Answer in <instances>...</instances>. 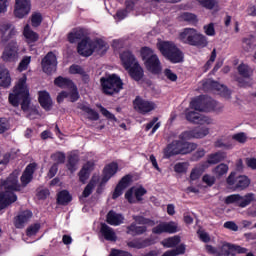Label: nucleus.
<instances>
[{"label": "nucleus", "mask_w": 256, "mask_h": 256, "mask_svg": "<svg viewBox=\"0 0 256 256\" xmlns=\"http://www.w3.org/2000/svg\"><path fill=\"white\" fill-rule=\"evenodd\" d=\"M221 109H223V105L218 104L217 101L205 96H200L198 98H194L190 102V107L186 110L185 115L187 121H190V123H197L198 125H211L213 120L207 116L201 115L199 112L221 111Z\"/></svg>", "instance_id": "nucleus-1"}, {"label": "nucleus", "mask_w": 256, "mask_h": 256, "mask_svg": "<svg viewBox=\"0 0 256 256\" xmlns=\"http://www.w3.org/2000/svg\"><path fill=\"white\" fill-rule=\"evenodd\" d=\"M4 193L0 194V211L5 209L11 203L17 201V195L13 191H21V184H19V170H15L2 185Z\"/></svg>", "instance_id": "nucleus-2"}, {"label": "nucleus", "mask_w": 256, "mask_h": 256, "mask_svg": "<svg viewBox=\"0 0 256 256\" xmlns=\"http://www.w3.org/2000/svg\"><path fill=\"white\" fill-rule=\"evenodd\" d=\"M20 101H22L21 107L23 111H29L31 99L29 98V86H27V75L25 74L18 79L13 92L9 95V103L13 107H19Z\"/></svg>", "instance_id": "nucleus-3"}, {"label": "nucleus", "mask_w": 256, "mask_h": 256, "mask_svg": "<svg viewBox=\"0 0 256 256\" xmlns=\"http://www.w3.org/2000/svg\"><path fill=\"white\" fill-rule=\"evenodd\" d=\"M109 49V45L101 38H85L78 44V53L82 57H91L94 53H105Z\"/></svg>", "instance_id": "nucleus-4"}, {"label": "nucleus", "mask_w": 256, "mask_h": 256, "mask_svg": "<svg viewBox=\"0 0 256 256\" xmlns=\"http://www.w3.org/2000/svg\"><path fill=\"white\" fill-rule=\"evenodd\" d=\"M120 61L122 67L128 71L134 81H141L143 79V67H141L139 61H137V58H135V55L131 51L122 52L120 54Z\"/></svg>", "instance_id": "nucleus-5"}, {"label": "nucleus", "mask_w": 256, "mask_h": 256, "mask_svg": "<svg viewBox=\"0 0 256 256\" xmlns=\"http://www.w3.org/2000/svg\"><path fill=\"white\" fill-rule=\"evenodd\" d=\"M178 39L181 43L186 45H192L193 47H207L209 45V40L207 36L201 34L194 28H184L178 34Z\"/></svg>", "instance_id": "nucleus-6"}, {"label": "nucleus", "mask_w": 256, "mask_h": 256, "mask_svg": "<svg viewBox=\"0 0 256 256\" xmlns=\"http://www.w3.org/2000/svg\"><path fill=\"white\" fill-rule=\"evenodd\" d=\"M54 84L56 87H60L61 89H68L67 91H62L57 96L58 103H63L64 99H69L72 103H75L79 99V92L77 91V86L73 83V81L63 78L59 76L54 80Z\"/></svg>", "instance_id": "nucleus-7"}, {"label": "nucleus", "mask_w": 256, "mask_h": 256, "mask_svg": "<svg viewBox=\"0 0 256 256\" xmlns=\"http://www.w3.org/2000/svg\"><path fill=\"white\" fill-rule=\"evenodd\" d=\"M142 61H144V65L153 75H159L161 71H163V66L161 65V60H159V56L155 54V51L149 47H143L140 51Z\"/></svg>", "instance_id": "nucleus-8"}, {"label": "nucleus", "mask_w": 256, "mask_h": 256, "mask_svg": "<svg viewBox=\"0 0 256 256\" xmlns=\"http://www.w3.org/2000/svg\"><path fill=\"white\" fill-rule=\"evenodd\" d=\"M157 49L171 63H181L183 61V52L173 42L158 41Z\"/></svg>", "instance_id": "nucleus-9"}, {"label": "nucleus", "mask_w": 256, "mask_h": 256, "mask_svg": "<svg viewBox=\"0 0 256 256\" xmlns=\"http://www.w3.org/2000/svg\"><path fill=\"white\" fill-rule=\"evenodd\" d=\"M103 93L106 95H115L123 89V81L117 74L106 75L100 79Z\"/></svg>", "instance_id": "nucleus-10"}, {"label": "nucleus", "mask_w": 256, "mask_h": 256, "mask_svg": "<svg viewBox=\"0 0 256 256\" xmlns=\"http://www.w3.org/2000/svg\"><path fill=\"white\" fill-rule=\"evenodd\" d=\"M256 202V195L253 193H248L244 196L239 194H232L225 198V203L227 205L234 204L236 207H241V209H245V207H249L251 203Z\"/></svg>", "instance_id": "nucleus-11"}, {"label": "nucleus", "mask_w": 256, "mask_h": 256, "mask_svg": "<svg viewBox=\"0 0 256 256\" xmlns=\"http://www.w3.org/2000/svg\"><path fill=\"white\" fill-rule=\"evenodd\" d=\"M134 220L137 224L134 223L128 227V235H143L147 231V227H153L155 225V221L141 216L134 217Z\"/></svg>", "instance_id": "nucleus-12"}, {"label": "nucleus", "mask_w": 256, "mask_h": 256, "mask_svg": "<svg viewBox=\"0 0 256 256\" xmlns=\"http://www.w3.org/2000/svg\"><path fill=\"white\" fill-rule=\"evenodd\" d=\"M31 13V0H15L14 16L17 19H25Z\"/></svg>", "instance_id": "nucleus-13"}, {"label": "nucleus", "mask_w": 256, "mask_h": 256, "mask_svg": "<svg viewBox=\"0 0 256 256\" xmlns=\"http://www.w3.org/2000/svg\"><path fill=\"white\" fill-rule=\"evenodd\" d=\"M227 183L231 187H235V189L243 191V189H247V187L251 185V180H249L247 176H236L235 172H232L227 178Z\"/></svg>", "instance_id": "nucleus-14"}, {"label": "nucleus", "mask_w": 256, "mask_h": 256, "mask_svg": "<svg viewBox=\"0 0 256 256\" xmlns=\"http://www.w3.org/2000/svg\"><path fill=\"white\" fill-rule=\"evenodd\" d=\"M179 231H181V229L179 228V225L173 221L160 222L157 226H155L152 229V233H154V235H161L163 233L173 234Z\"/></svg>", "instance_id": "nucleus-15"}, {"label": "nucleus", "mask_w": 256, "mask_h": 256, "mask_svg": "<svg viewBox=\"0 0 256 256\" xmlns=\"http://www.w3.org/2000/svg\"><path fill=\"white\" fill-rule=\"evenodd\" d=\"M147 193V190L142 186H134L127 190L125 193V199L130 203H137L138 201H143V195Z\"/></svg>", "instance_id": "nucleus-16"}, {"label": "nucleus", "mask_w": 256, "mask_h": 256, "mask_svg": "<svg viewBox=\"0 0 256 256\" xmlns=\"http://www.w3.org/2000/svg\"><path fill=\"white\" fill-rule=\"evenodd\" d=\"M41 65L44 73H47L48 75L55 73L57 71V56H55L53 52H49L42 59Z\"/></svg>", "instance_id": "nucleus-17"}, {"label": "nucleus", "mask_w": 256, "mask_h": 256, "mask_svg": "<svg viewBox=\"0 0 256 256\" xmlns=\"http://www.w3.org/2000/svg\"><path fill=\"white\" fill-rule=\"evenodd\" d=\"M3 61H17L19 59V46L17 42H10L4 49L2 54Z\"/></svg>", "instance_id": "nucleus-18"}, {"label": "nucleus", "mask_w": 256, "mask_h": 256, "mask_svg": "<svg viewBox=\"0 0 256 256\" xmlns=\"http://www.w3.org/2000/svg\"><path fill=\"white\" fill-rule=\"evenodd\" d=\"M155 107H157L155 103L145 100L141 97H137L134 100V109L139 111V113H150V111H153Z\"/></svg>", "instance_id": "nucleus-19"}, {"label": "nucleus", "mask_w": 256, "mask_h": 256, "mask_svg": "<svg viewBox=\"0 0 256 256\" xmlns=\"http://www.w3.org/2000/svg\"><path fill=\"white\" fill-rule=\"evenodd\" d=\"M119 171V165L115 162H112L105 166L103 170V177L100 180V185H105L111 179V177H114V175Z\"/></svg>", "instance_id": "nucleus-20"}, {"label": "nucleus", "mask_w": 256, "mask_h": 256, "mask_svg": "<svg viewBox=\"0 0 256 256\" xmlns=\"http://www.w3.org/2000/svg\"><path fill=\"white\" fill-rule=\"evenodd\" d=\"M132 179H133V177L131 175L124 176L120 180L118 185L116 186V188L113 192L112 198L117 199V198L121 197V195H123V191H125V189H127V187H129V185H131Z\"/></svg>", "instance_id": "nucleus-21"}, {"label": "nucleus", "mask_w": 256, "mask_h": 256, "mask_svg": "<svg viewBox=\"0 0 256 256\" xmlns=\"http://www.w3.org/2000/svg\"><path fill=\"white\" fill-rule=\"evenodd\" d=\"M208 133L209 128H201L184 132L181 134V137L182 139H203V137H207Z\"/></svg>", "instance_id": "nucleus-22"}, {"label": "nucleus", "mask_w": 256, "mask_h": 256, "mask_svg": "<svg viewBox=\"0 0 256 256\" xmlns=\"http://www.w3.org/2000/svg\"><path fill=\"white\" fill-rule=\"evenodd\" d=\"M35 169H37L36 163H32L26 167L24 173L21 176L22 187H27V185L31 183V180L33 179V173H35Z\"/></svg>", "instance_id": "nucleus-23"}, {"label": "nucleus", "mask_w": 256, "mask_h": 256, "mask_svg": "<svg viewBox=\"0 0 256 256\" xmlns=\"http://www.w3.org/2000/svg\"><path fill=\"white\" fill-rule=\"evenodd\" d=\"M226 158L227 154L225 152H216L214 154H210L207 161L204 162L202 165H204V169H209L211 165H217V163H220V161H223V159Z\"/></svg>", "instance_id": "nucleus-24"}, {"label": "nucleus", "mask_w": 256, "mask_h": 256, "mask_svg": "<svg viewBox=\"0 0 256 256\" xmlns=\"http://www.w3.org/2000/svg\"><path fill=\"white\" fill-rule=\"evenodd\" d=\"M179 154L182 155L181 140L172 142L164 150V156L167 159H169V157H173V155Z\"/></svg>", "instance_id": "nucleus-25"}, {"label": "nucleus", "mask_w": 256, "mask_h": 256, "mask_svg": "<svg viewBox=\"0 0 256 256\" xmlns=\"http://www.w3.org/2000/svg\"><path fill=\"white\" fill-rule=\"evenodd\" d=\"M157 236H151L150 238L141 241V240H134L128 243V247H134L135 249H143V247H149V245H155L158 241Z\"/></svg>", "instance_id": "nucleus-26"}, {"label": "nucleus", "mask_w": 256, "mask_h": 256, "mask_svg": "<svg viewBox=\"0 0 256 256\" xmlns=\"http://www.w3.org/2000/svg\"><path fill=\"white\" fill-rule=\"evenodd\" d=\"M33 217V213L31 211L26 210L21 212L14 221V225L17 229H22L25 227V223H27Z\"/></svg>", "instance_id": "nucleus-27"}, {"label": "nucleus", "mask_w": 256, "mask_h": 256, "mask_svg": "<svg viewBox=\"0 0 256 256\" xmlns=\"http://www.w3.org/2000/svg\"><path fill=\"white\" fill-rule=\"evenodd\" d=\"M0 33L2 35L3 41H9V39H11V37H13L17 31L13 25L9 23H3L0 26Z\"/></svg>", "instance_id": "nucleus-28"}, {"label": "nucleus", "mask_w": 256, "mask_h": 256, "mask_svg": "<svg viewBox=\"0 0 256 256\" xmlns=\"http://www.w3.org/2000/svg\"><path fill=\"white\" fill-rule=\"evenodd\" d=\"M0 87H11V73L5 66L0 65Z\"/></svg>", "instance_id": "nucleus-29"}, {"label": "nucleus", "mask_w": 256, "mask_h": 256, "mask_svg": "<svg viewBox=\"0 0 256 256\" xmlns=\"http://www.w3.org/2000/svg\"><path fill=\"white\" fill-rule=\"evenodd\" d=\"M106 221L109 225H113L114 227H117L125 221V217L123 215L115 212V211H110L107 214Z\"/></svg>", "instance_id": "nucleus-30"}, {"label": "nucleus", "mask_w": 256, "mask_h": 256, "mask_svg": "<svg viewBox=\"0 0 256 256\" xmlns=\"http://www.w3.org/2000/svg\"><path fill=\"white\" fill-rule=\"evenodd\" d=\"M208 85H210V87L214 89V91H217L219 95H222V97L230 99L231 92L227 89V87L223 86V84H219V82L215 81H208Z\"/></svg>", "instance_id": "nucleus-31"}, {"label": "nucleus", "mask_w": 256, "mask_h": 256, "mask_svg": "<svg viewBox=\"0 0 256 256\" xmlns=\"http://www.w3.org/2000/svg\"><path fill=\"white\" fill-rule=\"evenodd\" d=\"M100 233L106 241H117V234L115 233V230L107 226V224H101Z\"/></svg>", "instance_id": "nucleus-32"}, {"label": "nucleus", "mask_w": 256, "mask_h": 256, "mask_svg": "<svg viewBox=\"0 0 256 256\" xmlns=\"http://www.w3.org/2000/svg\"><path fill=\"white\" fill-rule=\"evenodd\" d=\"M39 103L43 109L49 111L53 107V100L47 91L39 92Z\"/></svg>", "instance_id": "nucleus-33"}, {"label": "nucleus", "mask_w": 256, "mask_h": 256, "mask_svg": "<svg viewBox=\"0 0 256 256\" xmlns=\"http://www.w3.org/2000/svg\"><path fill=\"white\" fill-rule=\"evenodd\" d=\"M83 37H85V30L83 28H74L68 33L67 39L69 43H77Z\"/></svg>", "instance_id": "nucleus-34"}, {"label": "nucleus", "mask_w": 256, "mask_h": 256, "mask_svg": "<svg viewBox=\"0 0 256 256\" xmlns=\"http://www.w3.org/2000/svg\"><path fill=\"white\" fill-rule=\"evenodd\" d=\"M93 162L86 163L83 168L79 172V181L80 183H86L87 179H89V175L94 167Z\"/></svg>", "instance_id": "nucleus-35"}, {"label": "nucleus", "mask_w": 256, "mask_h": 256, "mask_svg": "<svg viewBox=\"0 0 256 256\" xmlns=\"http://www.w3.org/2000/svg\"><path fill=\"white\" fill-rule=\"evenodd\" d=\"M79 109L87 115V118L90 119V121H99V113L97 111L91 109L89 105L87 104H80Z\"/></svg>", "instance_id": "nucleus-36"}, {"label": "nucleus", "mask_w": 256, "mask_h": 256, "mask_svg": "<svg viewBox=\"0 0 256 256\" xmlns=\"http://www.w3.org/2000/svg\"><path fill=\"white\" fill-rule=\"evenodd\" d=\"M23 35L27 43H35V41H38L39 39V34H37L35 31H32L29 24L24 27Z\"/></svg>", "instance_id": "nucleus-37"}, {"label": "nucleus", "mask_w": 256, "mask_h": 256, "mask_svg": "<svg viewBox=\"0 0 256 256\" xmlns=\"http://www.w3.org/2000/svg\"><path fill=\"white\" fill-rule=\"evenodd\" d=\"M133 7H135V3H133V1H126V10H119L114 16V19L117 21H123V19L127 17V13H129V11H133Z\"/></svg>", "instance_id": "nucleus-38"}, {"label": "nucleus", "mask_w": 256, "mask_h": 256, "mask_svg": "<svg viewBox=\"0 0 256 256\" xmlns=\"http://www.w3.org/2000/svg\"><path fill=\"white\" fill-rule=\"evenodd\" d=\"M100 179L99 176H93L91 181L88 183V185L85 187L82 196L83 197H89L91 193H93V189L95 188V185L99 183Z\"/></svg>", "instance_id": "nucleus-39"}, {"label": "nucleus", "mask_w": 256, "mask_h": 256, "mask_svg": "<svg viewBox=\"0 0 256 256\" xmlns=\"http://www.w3.org/2000/svg\"><path fill=\"white\" fill-rule=\"evenodd\" d=\"M186 141H189V139H183L180 135L182 155H186V153H191V151H195V148L197 147L195 144Z\"/></svg>", "instance_id": "nucleus-40"}, {"label": "nucleus", "mask_w": 256, "mask_h": 256, "mask_svg": "<svg viewBox=\"0 0 256 256\" xmlns=\"http://www.w3.org/2000/svg\"><path fill=\"white\" fill-rule=\"evenodd\" d=\"M181 243V238L179 236H173V237H169L167 239H164L161 242V245H163V247L166 248H172V247H177L178 244Z\"/></svg>", "instance_id": "nucleus-41"}, {"label": "nucleus", "mask_w": 256, "mask_h": 256, "mask_svg": "<svg viewBox=\"0 0 256 256\" xmlns=\"http://www.w3.org/2000/svg\"><path fill=\"white\" fill-rule=\"evenodd\" d=\"M77 163H79V156L77 154H70L68 157L67 168L71 173L77 171Z\"/></svg>", "instance_id": "nucleus-42"}, {"label": "nucleus", "mask_w": 256, "mask_h": 256, "mask_svg": "<svg viewBox=\"0 0 256 256\" xmlns=\"http://www.w3.org/2000/svg\"><path fill=\"white\" fill-rule=\"evenodd\" d=\"M205 166L204 164H201L199 166H197L196 168H194L190 174V179L191 181H197V179H199L201 177V175L203 174V171H205Z\"/></svg>", "instance_id": "nucleus-43"}, {"label": "nucleus", "mask_w": 256, "mask_h": 256, "mask_svg": "<svg viewBox=\"0 0 256 256\" xmlns=\"http://www.w3.org/2000/svg\"><path fill=\"white\" fill-rule=\"evenodd\" d=\"M228 171L229 166L227 164L222 163L215 167L213 173L214 175H216V177H223V175H227Z\"/></svg>", "instance_id": "nucleus-44"}, {"label": "nucleus", "mask_w": 256, "mask_h": 256, "mask_svg": "<svg viewBox=\"0 0 256 256\" xmlns=\"http://www.w3.org/2000/svg\"><path fill=\"white\" fill-rule=\"evenodd\" d=\"M219 256H227L231 255V243L222 242L220 246H218Z\"/></svg>", "instance_id": "nucleus-45"}, {"label": "nucleus", "mask_w": 256, "mask_h": 256, "mask_svg": "<svg viewBox=\"0 0 256 256\" xmlns=\"http://www.w3.org/2000/svg\"><path fill=\"white\" fill-rule=\"evenodd\" d=\"M185 253V245L181 244L176 249L166 251L162 256H177Z\"/></svg>", "instance_id": "nucleus-46"}, {"label": "nucleus", "mask_w": 256, "mask_h": 256, "mask_svg": "<svg viewBox=\"0 0 256 256\" xmlns=\"http://www.w3.org/2000/svg\"><path fill=\"white\" fill-rule=\"evenodd\" d=\"M57 201L60 205H67V203H69V201H71V195H69V192L67 191H61L58 194V198Z\"/></svg>", "instance_id": "nucleus-47"}, {"label": "nucleus", "mask_w": 256, "mask_h": 256, "mask_svg": "<svg viewBox=\"0 0 256 256\" xmlns=\"http://www.w3.org/2000/svg\"><path fill=\"white\" fill-rule=\"evenodd\" d=\"M238 71L242 77H251L253 75V69H251L247 64H240L238 66Z\"/></svg>", "instance_id": "nucleus-48"}, {"label": "nucleus", "mask_w": 256, "mask_h": 256, "mask_svg": "<svg viewBox=\"0 0 256 256\" xmlns=\"http://www.w3.org/2000/svg\"><path fill=\"white\" fill-rule=\"evenodd\" d=\"M30 64H31V56L23 57V59L20 61L19 65H18V71L20 73L23 71H27Z\"/></svg>", "instance_id": "nucleus-49"}, {"label": "nucleus", "mask_w": 256, "mask_h": 256, "mask_svg": "<svg viewBox=\"0 0 256 256\" xmlns=\"http://www.w3.org/2000/svg\"><path fill=\"white\" fill-rule=\"evenodd\" d=\"M52 161H54L56 165H59L61 163H65V153L63 152H55L51 155Z\"/></svg>", "instance_id": "nucleus-50"}, {"label": "nucleus", "mask_w": 256, "mask_h": 256, "mask_svg": "<svg viewBox=\"0 0 256 256\" xmlns=\"http://www.w3.org/2000/svg\"><path fill=\"white\" fill-rule=\"evenodd\" d=\"M203 31L205 35L208 37H215L216 32H215V24L214 23H209L203 26Z\"/></svg>", "instance_id": "nucleus-51"}, {"label": "nucleus", "mask_w": 256, "mask_h": 256, "mask_svg": "<svg viewBox=\"0 0 256 256\" xmlns=\"http://www.w3.org/2000/svg\"><path fill=\"white\" fill-rule=\"evenodd\" d=\"M159 127H161V123L157 122V118H154L150 123L146 125L145 130L149 131V129H152L151 135H153L157 129H159Z\"/></svg>", "instance_id": "nucleus-52"}, {"label": "nucleus", "mask_w": 256, "mask_h": 256, "mask_svg": "<svg viewBox=\"0 0 256 256\" xmlns=\"http://www.w3.org/2000/svg\"><path fill=\"white\" fill-rule=\"evenodd\" d=\"M159 127H161V123L157 122V118H154L150 123L146 125L145 130L149 131V129H152L151 135H153L157 129H159Z\"/></svg>", "instance_id": "nucleus-53"}, {"label": "nucleus", "mask_w": 256, "mask_h": 256, "mask_svg": "<svg viewBox=\"0 0 256 256\" xmlns=\"http://www.w3.org/2000/svg\"><path fill=\"white\" fill-rule=\"evenodd\" d=\"M247 253V249L239 245L231 244L230 255H241Z\"/></svg>", "instance_id": "nucleus-54"}, {"label": "nucleus", "mask_w": 256, "mask_h": 256, "mask_svg": "<svg viewBox=\"0 0 256 256\" xmlns=\"http://www.w3.org/2000/svg\"><path fill=\"white\" fill-rule=\"evenodd\" d=\"M97 107L100 109V112L106 119H109L110 121H117V118H115V115H113L109 110L105 109L101 105H97Z\"/></svg>", "instance_id": "nucleus-55"}, {"label": "nucleus", "mask_w": 256, "mask_h": 256, "mask_svg": "<svg viewBox=\"0 0 256 256\" xmlns=\"http://www.w3.org/2000/svg\"><path fill=\"white\" fill-rule=\"evenodd\" d=\"M41 21H43V18L40 13L32 14L31 16L32 27H39L41 25Z\"/></svg>", "instance_id": "nucleus-56"}, {"label": "nucleus", "mask_w": 256, "mask_h": 256, "mask_svg": "<svg viewBox=\"0 0 256 256\" xmlns=\"http://www.w3.org/2000/svg\"><path fill=\"white\" fill-rule=\"evenodd\" d=\"M198 3L205 7L206 9H213L217 5V0H198Z\"/></svg>", "instance_id": "nucleus-57"}, {"label": "nucleus", "mask_w": 256, "mask_h": 256, "mask_svg": "<svg viewBox=\"0 0 256 256\" xmlns=\"http://www.w3.org/2000/svg\"><path fill=\"white\" fill-rule=\"evenodd\" d=\"M39 229H40L39 224H34V225L30 226L26 231L27 237H35V235H37V232L39 231Z\"/></svg>", "instance_id": "nucleus-58"}, {"label": "nucleus", "mask_w": 256, "mask_h": 256, "mask_svg": "<svg viewBox=\"0 0 256 256\" xmlns=\"http://www.w3.org/2000/svg\"><path fill=\"white\" fill-rule=\"evenodd\" d=\"M199 239L203 241V243H209L211 241V237H209V234L205 232L203 229H199L197 231Z\"/></svg>", "instance_id": "nucleus-59"}, {"label": "nucleus", "mask_w": 256, "mask_h": 256, "mask_svg": "<svg viewBox=\"0 0 256 256\" xmlns=\"http://www.w3.org/2000/svg\"><path fill=\"white\" fill-rule=\"evenodd\" d=\"M69 72L72 75H83L85 73V71L83 70V68L79 65H72L70 66Z\"/></svg>", "instance_id": "nucleus-60"}, {"label": "nucleus", "mask_w": 256, "mask_h": 256, "mask_svg": "<svg viewBox=\"0 0 256 256\" xmlns=\"http://www.w3.org/2000/svg\"><path fill=\"white\" fill-rule=\"evenodd\" d=\"M163 73L164 77H166V79L169 81H177V74L171 71V69H165Z\"/></svg>", "instance_id": "nucleus-61"}, {"label": "nucleus", "mask_w": 256, "mask_h": 256, "mask_svg": "<svg viewBox=\"0 0 256 256\" xmlns=\"http://www.w3.org/2000/svg\"><path fill=\"white\" fill-rule=\"evenodd\" d=\"M9 129V120L0 118V133H5Z\"/></svg>", "instance_id": "nucleus-62"}, {"label": "nucleus", "mask_w": 256, "mask_h": 256, "mask_svg": "<svg viewBox=\"0 0 256 256\" xmlns=\"http://www.w3.org/2000/svg\"><path fill=\"white\" fill-rule=\"evenodd\" d=\"M206 251L207 253H209V255H213V256H219V247L215 248L211 245H206Z\"/></svg>", "instance_id": "nucleus-63"}, {"label": "nucleus", "mask_w": 256, "mask_h": 256, "mask_svg": "<svg viewBox=\"0 0 256 256\" xmlns=\"http://www.w3.org/2000/svg\"><path fill=\"white\" fill-rule=\"evenodd\" d=\"M110 256H131V254L121 250H112Z\"/></svg>", "instance_id": "nucleus-64"}]
</instances>
